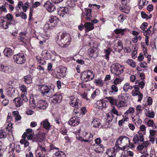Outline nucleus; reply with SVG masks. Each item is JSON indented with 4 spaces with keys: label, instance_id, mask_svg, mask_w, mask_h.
I'll return each instance as SVG.
<instances>
[{
    "label": "nucleus",
    "instance_id": "1",
    "mask_svg": "<svg viewBox=\"0 0 157 157\" xmlns=\"http://www.w3.org/2000/svg\"><path fill=\"white\" fill-rule=\"evenodd\" d=\"M130 140L128 138L125 136H120L116 141L115 145L117 148L124 150L130 144Z\"/></svg>",
    "mask_w": 157,
    "mask_h": 157
},
{
    "label": "nucleus",
    "instance_id": "2",
    "mask_svg": "<svg viewBox=\"0 0 157 157\" xmlns=\"http://www.w3.org/2000/svg\"><path fill=\"white\" fill-rule=\"evenodd\" d=\"M57 42L62 47H67L70 44V35L68 34L59 33L57 36Z\"/></svg>",
    "mask_w": 157,
    "mask_h": 157
},
{
    "label": "nucleus",
    "instance_id": "3",
    "mask_svg": "<svg viewBox=\"0 0 157 157\" xmlns=\"http://www.w3.org/2000/svg\"><path fill=\"white\" fill-rule=\"evenodd\" d=\"M124 68V66L116 63L113 64L111 67V71L113 74L119 76L123 73Z\"/></svg>",
    "mask_w": 157,
    "mask_h": 157
},
{
    "label": "nucleus",
    "instance_id": "4",
    "mask_svg": "<svg viewBox=\"0 0 157 157\" xmlns=\"http://www.w3.org/2000/svg\"><path fill=\"white\" fill-rule=\"evenodd\" d=\"M94 74L92 71H84L82 73L81 78L83 82H86L92 80L94 78Z\"/></svg>",
    "mask_w": 157,
    "mask_h": 157
},
{
    "label": "nucleus",
    "instance_id": "5",
    "mask_svg": "<svg viewBox=\"0 0 157 157\" xmlns=\"http://www.w3.org/2000/svg\"><path fill=\"white\" fill-rule=\"evenodd\" d=\"M25 132L22 136L23 139L20 140V142L21 144H24V147H26L29 146V143L26 139L27 137L28 140H31L34 138V135L33 133H26Z\"/></svg>",
    "mask_w": 157,
    "mask_h": 157
},
{
    "label": "nucleus",
    "instance_id": "6",
    "mask_svg": "<svg viewBox=\"0 0 157 157\" xmlns=\"http://www.w3.org/2000/svg\"><path fill=\"white\" fill-rule=\"evenodd\" d=\"M13 58L14 61L19 64H22L25 62L24 55L23 53H19L14 55Z\"/></svg>",
    "mask_w": 157,
    "mask_h": 157
},
{
    "label": "nucleus",
    "instance_id": "7",
    "mask_svg": "<svg viewBox=\"0 0 157 157\" xmlns=\"http://www.w3.org/2000/svg\"><path fill=\"white\" fill-rule=\"evenodd\" d=\"M39 89H40L42 94L43 95L50 97V95L51 90L48 86L45 85H42L40 86Z\"/></svg>",
    "mask_w": 157,
    "mask_h": 157
},
{
    "label": "nucleus",
    "instance_id": "8",
    "mask_svg": "<svg viewBox=\"0 0 157 157\" xmlns=\"http://www.w3.org/2000/svg\"><path fill=\"white\" fill-rule=\"evenodd\" d=\"M62 99V97L60 93H57L52 97H50L49 100L52 102L56 103L61 101Z\"/></svg>",
    "mask_w": 157,
    "mask_h": 157
},
{
    "label": "nucleus",
    "instance_id": "9",
    "mask_svg": "<svg viewBox=\"0 0 157 157\" xmlns=\"http://www.w3.org/2000/svg\"><path fill=\"white\" fill-rule=\"evenodd\" d=\"M69 10L66 7H60L58 10V14L60 16L63 17L64 15L69 14Z\"/></svg>",
    "mask_w": 157,
    "mask_h": 157
},
{
    "label": "nucleus",
    "instance_id": "10",
    "mask_svg": "<svg viewBox=\"0 0 157 157\" xmlns=\"http://www.w3.org/2000/svg\"><path fill=\"white\" fill-rule=\"evenodd\" d=\"M47 102L44 100H39L36 105V107L37 110L39 109H46L48 106Z\"/></svg>",
    "mask_w": 157,
    "mask_h": 157
},
{
    "label": "nucleus",
    "instance_id": "11",
    "mask_svg": "<svg viewBox=\"0 0 157 157\" xmlns=\"http://www.w3.org/2000/svg\"><path fill=\"white\" fill-rule=\"evenodd\" d=\"M44 6L50 12H52L56 10L55 6L54 4L49 1H47L44 4Z\"/></svg>",
    "mask_w": 157,
    "mask_h": 157
},
{
    "label": "nucleus",
    "instance_id": "12",
    "mask_svg": "<svg viewBox=\"0 0 157 157\" xmlns=\"http://www.w3.org/2000/svg\"><path fill=\"white\" fill-rule=\"evenodd\" d=\"M149 144L148 141H147L144 142L142 144L139 145L137 148L139 152H147V147Z\"/></svg>",
    "mask_w": 157,
    "mask_h": 157
},
{
    "label": "nucleus",
    "instance_id": "13",
    "mask_svg": "<svg viewBox=\"0 0 157 157\" xmlns=\"http://www.w3.org/2000/svg\"><path fill=\"white\" fill-rule=\"evenodd\" d=\"M98 50L95 48H90L88 51V54L90 57L95 58L98 56Z\"/></svg>",
    "mask_w": 157,
    "mask_h": 157
},
{
    "label": "nucleus",
    "instance_id": "14",
    "mask_svg": "<svg viewBox=\"0 0 157 157\" xmlns=\"http://www.w3.org/2000/svg\"><path fill=\"white\" fill-rule=\"evenodd\" d=\"M117 147H115L113 148H112L111 149H108L106 152V153L107 154L109 157H115L116 156V154L117 152L116 150L117 149Z\"/></svg>",
    "mask_w": 157,
    "mask_h": 157
},
{
    "label": "nucleus",
    "instance_id": "15",
    "mask_svg": "<svg viewBox=\"0 0 157 157\" xmlns=\"http://www.w3.org/2000/svg\"><path fill=\"white\" fill-rule=\"evenodd\" d=\"M40 124L45 129L47 130L49 129L51 127V125L48 119H46L43 121Z\"/></svg>",
    "mask_w": 157,
    "mask_h": 157
},
{
    "label": "nucleus",
    "instance_id": "16",
    "mask_svg": "<svg viewBox=\"0 0 157 157\" xmlns=\"http://www.w3.org/2000/svg\"><path fill=\"white\" fill-rule=\"evenodd\" d=\"M143 135L141 134H136L135 135L133 140L134 144L138 143L139 141H143Z\"/></svg>",
    "mask_w": 157,
    "mask_h": 157
},
{
    "label": "nucleus",
    "instance_id": "17",
    "mask_svg": "<svg viewBox=\"0 0 157 157\" xmlns=\"http://www.w3.org/2000/svg\"><path fill=\"white\" fill-rule=\"evenodd\" d=\"M96 107L99 109H102L103 108L106 107V104L105 102L102 100H98L96 103Z\"/></svg>",
    "mask_w": 157,
    "mask_h": 157
},
{
    "label": "nucleus",
    "instance_id": "18",
    "mask_svg": "<svg viewBox=\"0 0 157 157\" xmlns=\"http://www.w3.org/2000/svg\"><path fill=\"white\" fill-rule=\"evenodd\" d=\"M81 102L79 99H76L74 101L70 102V105L72 107H74L76 108H78L81 106Z\"/></svg>",
    "mask_w": 157,
    "mask_h": 157
},
{
    "label": "nucleus",
    "instance_id": "19",
    "mask_svg": "<svg viewBox=\"0 0 157 157\" xmlns=\"http://www.w3.org/2000/svg\"><path fill=\"white\" fill-rule=\"evenodd\" d=\"M84 26L85 28L86 31V32L92 30L94 28V24L90 22L86 23L84 25Z\"/></svg>",
    "mask_w": 157,
    "mask_h": 157
},
{
    "label": "nucleus",
    "instance_id": "20",
    "mask_svg": "<svg viewBox=\"0 0 157 157\" xmlns=\"http://www.w3.org/2000/svg\"><path fill=\"white\" fill-rule=\"evenodd\" d=\"M139 117L140 116L138 114H136V115L132 117V120L136 125H139L142 122V121L139 118Z\"/></svg>",
    "mask_w": 157,
    "mask_h": 157
},
{
    "label": "nucleus",
    "instance_id": "21",
    "mask_svg": "<svg viewBox=\"0 0 157 157\" xmlns=\"http://www.w3.org/2000/svg\"><path fill=\"white\" fill-rule=\"evenodd\" d=\"M86 14L85 15L84 17L86 21H90L92 19V16L91 14V10L90 9H85Z\"/></svg>",
    "mask_w": 157,
    "mask_h": 157
},
{
    "label": "nucleus",
    "instance_id": "22",
    "mask_svg": "<svg viewBox=\"0 0 157 157\" xmlns=\"http://www.w3.org/2000/svg\"><path fill=\"white\" fill-rule=\"evenodd\" d=\"M68 123L71 126H74L78 125L79 124V121L76 119V117H74L70 119Z\"/></svg>",
    "mask_w": 157,
    "mask_h": 157
},
{
    "label": "nucleus",
    "instance_id": "23",
    "mask_svg": "<svg viewBox=\"0 0 157 157\" xmlns=\"http://www.w3.org/2000/svg\"><path fill=\"white\" fill-rule=\"evenodd\" d=\"M13 101L15 103V105L17 107H19L22 104V100L20 97L17 98H15L13 100Z\"/></svg>",
    "mask_w": 157,
    "mask_h": 157
},
{
    "label": "nucleus",
    "instance_id": "24",
    "mask_svg": "<svg viewBox=\"0 0 157 157\" xmlns=\"http://www.w3.org/2000/svg\"><path fill=\"white\" fill-rule=\"evenodd\" d=\"M145 112L146 116L150 118H153L154 116V113L153 111L150 112L149 109L146 107H144Z\"/></svg>",
    "mask_w": 157,
    "mask_h": 157
},
{
    "label": "nucleus",
    "instance_id": "25",
    "mask_svg": "<svg viewBox=\"0 0 157 157\" xmlns=\"http://www.w3.org/2000/svg\"><path fill=\"white\" fill-rule=\"evenodd\" d=\"M36 140L38 141L41 142L45 139V134L44 133H39L36 136Z\"/></svg>",
    "mask_w": 157,
    "mask_h": 157
},
{
    "label": "nucleus",
    "instance_id": "26",
    "mask_svg": "<svg viewBox=\"0 0 157 157\" xmlns=\"http://www.w3.org/2000/svg\"><path fill=\"white\" fill-rule=\"evenodd\" d=\"M7 94L10 96H11L14 93L15 89L14 88L10 87L6 89Z\"/></svg>",
    "mask_w": 157,
    "mask_h": 157
},
{
    "label": "nucleus",
    "instance_id": "27",
    "mask_svg": "<svg viewBox=\"0 0 157 157\" xmlns=\"http://www.w3.org/2000/svg\"><path fill=\"white\" fill-rule=\"evenodd\" d=\"M121 3L123 5L122 7H119V9L121 10H122L123 11V10L124 9H126L128 10H130V8L129 7H127L126 6L127 5V1L126 0H121Z\"/></svg>",
    "mask_w": 157,
    "mask_h": 157
},
{
    "label": "nucleus",
    "instance_id": "28",
    "mask_svg": "<svg viewBox=\"0 0 157 157\" xmlns=\"http://www.w3.org/2000/svg\"><path fill=\"white\" fill-rule=\"evenodd\" d=\"M3 52L4 55L8 57H10L12 55V50L10 48H6Z\"/></svg>",
    "mask_w": 157,
    "mask_h": 157
},
{
    "label": "nucleus",
    "instance_id": "29",
    "mask_svg": "<svg viewBox=\"0 0 157 157\" xmlns=\"http://www.w3.org/2000/svg\"><path fill=\"white\" fill-rule=\"evenodd\" d=\"M9 24L8 22H6L0 17V26L3 27L5 29H6L8 28Z\"/></svg>",
    "mask_w": 157,
    "mask_h": 157
},
{
    "label": "nucleus",
    "instance_id": "30",
    "mask_svg": "<svg viewBox=\"0 0 157 157\" xmlns=\"http://www.w3.org/2000/svg\"><path fill=\"white\" fill-rule=\"evenodd\" d=\"M91 124L95 128L98 127L100 124V123L99 120L98 119H94L92 121Z\"/></svg>",
    "mask_w": 157,
    "mask_h": 157
},
{
    "label": "nucleus",
    "instance_id": "31",
    "mask_svg": "<svg viewBox=\"0 0 157 157\" xmlns=\"http://www.w3.org/2000/svg\"><path fill=\"white\" fill-rule=\"evenodd\" d=\"M111 51V50L109 48H107L106 49L104 50V53L105 55H104V56L107 60H108L109 59V56Z\"/></svg>",
    "mask_w": 157,
    "mask_h": 157
},
{
    "label": "nucleus",
    "instance_id": "32",
    "mask_svg": "<svg viewBox=\"0 0 157 157\" xmlns=\"http://www.w3.org/2000/svg\"><path fill=\"white\" fill-rule=\"evenodd\" d=\"M134 90H133L132 92V94L133 96H136L138 95L140 92L139 91V88H138L137 86H134Z\"/></svg>",
    "mask_w": 157,
    "mask_h": 157
},
{
    "label": "nucleus",
    "instance_id": "33",
    "mask_svg": "<svg viewBox=\"0 0 157 157\" xmlns=\"http://www.w3.org/2000/svg\"><path fill=\"white\" fill-rule=\"evenodd\" d=\"M66 71L67 69L65 67H60L59 71L60 75L62 77H63L65 75Z\"/></svg>",
    "mask_w": 157,
    "mask_h": 157
},
{
    "label": "nucleus",
    "instance_id": "34",
    "mask_svg": "<svg viewBox=\"0 0 157 157\" xmlns=\"http://www.w3.org/2000/svg\"><path fill=\"white\" fill-rule=\"evenodd\" d=\"M133 88V86L130 85L129 83H127L124 85L123 89L124 91L127 92L128 90H132Z\"/></svg>",
    "mask_w": 157,
    "mask_h": 157
},
{
    "label": "nucleus",
    "instance_id": "35",
    "mask_svg": "<svg viewBox=\"0 0 157 157\" xmlns=\"http://www.w3.org/2000/svg\"><path fill=\"white\" fill-rule=\"evenodd\" d=\"M116 106L118 107H124L127 106L126 103L124 101H119L117 102L116 103Z\"/></svg>",
    "mask_w": 157,
    "mask_h": 157
},
{
    "label": "nucleus",
    "instance_id": "36",
    "mask_svg": "<svg viewBox=\"0 0 157 157\" xmlns=\"http://www.w3.org/2000/svg\"><path fill=\"white\" fill-rule=\"evenodd\" d=\"M110 111L111 113H112L113 114L118 116L122 114L121 112H118V111L114 106H113L112 107V109L110 110Z\"/></svg>",
    "mask_w": 157,
    "mask_h": 157
},
{
    "label": "nucleus",
    "instance_id": "37",
    "mask_svg": "<svg viewBox=\"0 0 157 157\" xmlns=\"http://www.w3.org/2000/svg\"><path fill=\"white\" fill-rule=\"evenodd\" d=\"M126 63L133 67H135L136 65V63L132 59H128L126 61Z\"/></svg>",
    "mask_w": 157,
    "mask_h": 157
},
{
    "label": "nucleus",
    "instance_id": "38",
    "mask_svg": "<svg viewBox=\"0 0 157 157\" xmlns=\"http://www.w3.org/2000/svg\"><path fill=\"white\" fill-rule=\"evenodd\" d=\"M38 148L40 150V152H41L44 154H46V151L45 149V147L44 145L39 144L38 147Z\"/></svg>",
    "mask_w": 157,
    "mask_h": 157
},
{
    "label": "nucleus",
    "instance_id": "39",
    "mask_svg": "<svg viewBox=\"0 0 157 157\" xmlns=\"http://www.w3.org/2000/svg\"><path fill=\"white\" fill-rule=\"evenodd\" d=\"M148 2L146 0H140L139 2V6L140 8H142L143 6L147 5Z\"/></svg>",
    "mask_w": 157,
    "mask_h": 157
},
{
    "label": "nucleus",
    "instance_id": "40",
    "mask_svg": "<svg viewBox=\"0 0 157 157\" xmlns=\"http://www.w3.org/2000/svg\"><path fill=\"white\" fill-rule=\"evenodd\" d=\"M105 98L109 101V102L113 105L116 104L117 100L112 97H106Z\"/></svg>",
    "mask_w": 157,
    "mask_h": 157
},
{
    "label": "nucleus",
    "instance_id": "41",
    "mask_svg": "<svg viewBox=\"0 0 157 157\" xmlns=\"http://www.w3.org/2000/svg\"><path fill=\"white\" fill-rule=\"evenodd\" d=\"M25 81L27 84L31 83L32 81V78L30 75H28L24 77Z\"/></svg>",
    "mask_w": 157,
    "mask_h": 157
},
{
    "label": "nucleus",
    "instance_id": "42",
    "mask_svg": "<svg viewBox=\"0 0 157 157\" xmlns=\"http://www.w3.org/2000/svg\"><path fill=\"white\" fill-rule=\"evenodd\" d=\"M112 91L109 92V94H111L112 93H115L117 92L118 89L117 86L116 85L114 84L113 85L111 86Z\"/></svg>",
    "mask_w": 157,
    "mask_h": 157
},
{
    "label": "nucleus",
    "instance_id": "43",
    "mask_svg": "<svg viewBox=\"0 0 157 157\" xmlns=\"http://www.w3.org/2000/svg\"><path fill=\"white\" fill-rule=\"evenodd\" d=\"M20 38H19V40L22 42H25L26 40V34L24 33H21L20 34Z\"/></svg>",
    "mask_w": 157,
    "mask_h": 157
},
{
    "label": "nucleus",
    "instance_id": "44",
    "mask_svg": "<svg viewBox=\"0 0 157 157\" xmlns=\"http://www.w3.org/2000/svg\"><path fill=\"white\" fill-rule=\"evenodd\" d=\"M136 83L137 84L135 85V86H137L138 88H139L140 87L141 89H142L144 86V82L143 81L139 82L138 81H136Z\"/></svg>",
    "mask_w": 157,
    "mask_h": 157
},
{
    "label": "nucleus",
    "instance_id": "45",
    "mask_svg": "<svg viewBox=\"0 0 157 157\" xmlns=\"http://www.w3.org/2000/svg\"><path fill=\"white\" fill-rule=\"evenodd\" d=\"M126 30V29H117L114 30L115 32L117 34H118L119 33H121L122 35H124V32Z\"/></svg>",
    "mask_w": 157,
    "mask_h": 157
},
{
    "label": "nucleus",
    "instance_id": "46",
    "mask_svg": "<svg viewBox=\"0 0 157 157\" xmlns=\"http://www.w3.org/2000/svg\"><path fill=\"white\" fill-rule=\"evenodd\" d=\"M30 106L32 109H34L36 106L35 101L33 98H31L30 100Z\"/></svg>",
    "mask_w": 157,
    "mask_h": 157
},
{
    "label": "nucleus",
    "instance_id": "47",
    "mask_svg": "<svg viewBox=\"0 0 157 157\" xmlns=\"http://www.w3.org/2000/svg\"><path fill=\"white\" fill-rule=\"evenodd\" d=\"M56 157H66V155L62 151H58L55 153Z\"/></svg>",
    "mask_w": 157,
    "mask_h": 157
},
{
    "label": "nucleus",
    "instance_id": "48",
    "mask_svg": "<svg viewBox=\"0 0 157 157\" xmlns=\"http://www.w3.org/2000/svg\"><path fill=\"white\" fill-rule=\"evenodd\" d=\"M8 69V67L7 66H5L2 64L0 63V71L5 72L7 69Z\"/></svg>",
    "mask_w": 157,
    "mask_h": 157
},
{
    "label": "nucleus",
    "instance_id": "49",
    "mask_svg": "<svg viewBox=\"0 0 157 157\" xmlns=\"http://www.w3.org/2000/svg\"><path fill=\"white\" fill-rule=\"evenodd\" d=\"M144 108L142 107L140 105H137L136 107V110L137 112L136 114H139L141 113Z\"/></svg>",
    "mask_w": 157,
    "mask_h": 157
},
{
    "label": "nucleus",
    "instance_id": "50",
    "mask_svg": "<svg viewBox=\"0 0 157 157\" xmlns=\"http://www.w3.org/2000/svg\"><path fill=\"white\" fill-rule=\"evenodd\" d=\"M147 124L149 126H152L153 127H155V128H157V126L155 124L152 120H149L147 122Z\"/></svg>",
    "mask_w": 157,
    "mask_h": 157
},
{
    "label": "nucleus",
    "instance_id": "51",
    "mask_svg": "<svg viewBox=\"0 0 157 157\" xmlns=\"http://www.w3.org/2000/svg\"><path fill=\"white\" fill-rule=\"evenodd\" d=\"M6 136V132L3 130H0V138H5Z\"/></svg>",
    "mask_w": 157,
    "mask_h": 157
},
{
    "label": "nucleus",
    "instance_id": "52",
    "mask_svg": "<svg viewBox=\"0 0 157 157\" xmlns=\"http://www.w3.org/2000/svg\"><path fill=\"white\" fill-rule=\"evenodd\" d=\"M96 83L100 86H101L103 85L102 80L101 78H98L95 80Z\"/></svg>",
    "mask_w": 157,
    "mask_h": 157
},
{
    "label": "nucleus",
    "instance_id": "53",
    "mask_svg": "<svg viewBox=\"0 0 157 157\" xmlns=\"http://www.w3.org/2000/svg\"><path fill=\"white\" fill-rule=\"evenodd\" d=\"M141 38V37L140 36H135L134 38H133L132 41L134 43H136L137 42L138 40H140Z\"/></svg>",
    "mask_w": 157,
    "mask_h": 157
},
{
    "label": "nucleus",
    "instance_id": "54",
    "mask_svg": "<svg viewBox=\"0 0 157 157\" xmlns=\"http://www.w3.org/2000/svg\"><path fill=\"white\" fill-rule=\"evenodd\" d=\"M7 10L6 7L4 5L0 6V14L2 13L3 12H6Z\"/></svg>",
    "mask_w": 157,
    "mask_h": 157
},
{
    "label": "nucleus",
    "instance_id": "55",
    "mask_svg": "<svg viewBox=\"0 0 157 157\" xmlns=\"http://www.w3.org/2000/svg\"><path fill=\"white\" fill-rule=\"evenodd\" d=\"M20 88L22 92L25 93L26 92L27 88L24 85H21L20 86Z\"/></svg>",
    "mask_w": 157,
    "mask_h": 157
},
{
    "label": "nucleus",
    "instance_id": "56",
    "mask_svg": "<svg viewBox=\"0 0 157 157\" xmlns=\"http://www.w3.org/2000/svg\"><path fill=\"white\" fill-rule=\"evenodd\" d=\"M52 28V26H51L50 25L48 24H46L45 25L44 29V30L46 31V30L50 29Z\"/></svg>",
    "mask_w": 157,
    "mask_h": 157
},
{
    "label": "nucleus",
    "instance_id": "57",
    "mask_svg": "<svg viewBox=\"0 0 157 157\" xmlns=\"http://www.w3.org/2000/svg\"><path fill=\"white\" fill-rule=\"evenodd\" d=\"M122 80V79H120L119 78H116L114 81V84L117 85V84L120 83Z\"/></svg>",
    "mask_w": 157,
    "mask_h": 157
},
{
    "label": "nucleus",
    "instance_id": "58",
    "mask_svg": "<svg viewBox=\"0 0 157 157\" xmlns=\"http://www.w3.org/2000/svg\"><path fill=\"white\" fill-rule=\"evenodd\" d=\"M147 23L146 22H144L141 25L140 28L143 31H144L145 29L147 28Z\"/></svg>",
    "mask_w": 157,
    "mask_h": 157
},
{
    "label": "nucleus",
    "instance_id": "59",
    "mask_svg": "<svg viewBox=\"0 0 157 157\" xmlns=\"http://www.w3.org/2000/svg\"><path fill=\"white\" fill-rule=\"evenodd\" d=\"M45 155L40 152H36V157H44Z\"/></svg>",
    "mask_w": 157,
    "mask_h": 157
},
{
    "label": "nucleus",
    "instance_id": "60",
    "mask_svg": "<svg viewBox=\"0 0 157 157\" xmlns=\"http://www.w3.org/2000/svg\"><path fill=\"white\" fill-rule=\"evenodd\" d=\"M6 18L8 21H10L12 20V19H13V17L11 14L9 13L6 15Z\"/></svg>",
    "mask_w": 157,
    "mask_h": 157
},
{
    "label": "nucleus",
    "instance_id": "61",
    "mask_svg": "<svg viewBox=\"0 0 157 157\" xmlns=\"http://www.w3.org/2000/svg\"><path fill=\"white\" fill-rule=\"evenodd\" d=\"M134 112V109L133 107H131L125 113V114L132 113Z\"/></svg>",
    "mask_w": 157,
    "mask_h": 157
},
{
    "label": "nucleus",
    "instance_id": "62",
    "mask_svg": "<svg viewBox=\"0 0 157 157\" xmlns=\"http://www.w3.org/2000/svg\"><path fill=\"white\" fill-rule=\"evenodd\" d=\"M26 93H24L23 94L21 95V97L22 98L23 100L27 102L28 101V99L26 96Z\"/></svg>",
    "mask_w": 157,
    "mask_h": 157
},
{
    "label": "nucleus",
    "instance_id": "63",
    "mask_svg": "<svg viewBox=\"0 0 157 157\" xmlns=\"http://www.w3.org/2000/svg\"><path fill=\"white\" fill-rule=\"evenodd\" d=\"M99 90H96L95 91L93 92V93L91 95V98H95L96 96L97 95V94H98V93H99Z\"/></svg>",
    "mask_w": 157,
    "mask_h": 157
},
{
    "label": "nucleus",
    "instance_id": "64",
    "mask_svg": "<svg viewBox=\"0 0 157 157\" xmlns=\"http://www.w3.org/2000/svg\"><path fill=\"white\" fill-rule=\"evenodd\" d=\"M127 94H121L119 95V98L123 100L125 99L126 98V96Z\"/></svg>",
    "mask_w": 157,
    "mask_h": 157
}]
</instances>
